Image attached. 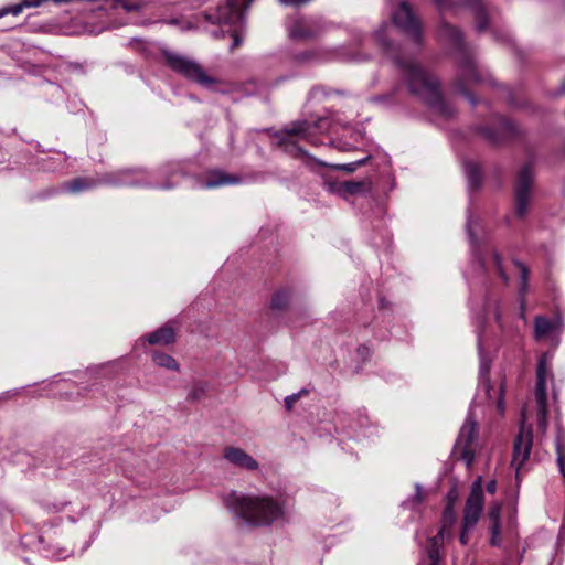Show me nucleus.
I'll return each mask as SVG.
<instances>
[{
	"label": "nucleus",
	"instance_id": "37",
	"mask_svg": "<svg viewBox=\"0 0 565 565\" xmlns=\"http://www.w3.org/2000/svg\"><path fill=\"white\" fill-rule=\"evenodd\" d=\"M282 4L285 6H294V7H297V6H300V4H303V3H307L309 0H279Z\"/></svg>",
	"mask_w": 565,
	"mask_h": 565
},
{
	"label": "nucleus",
	"instance_id": "28",
	"mask_svg": "<svg viewBox=\"0 0 565 565\" xmlns=\"http://www.w3.org/2000/svg\"><path fill=\"white\" fill-rule=\"evenodd\" d=\"M290 299V295L287 290L278 291L271 299V306L276 309L285 308Z\"/></svg>",
	"mask_w": 565,
	"mask_h": 565
},
{
	"label": "nucleus",
	"instance_id": "35",
	"mask_svg": "<svg viewBox=\"0 0 565 565\" xmlns=\"http://www.w3.org/2000/svg\"><path fill=\"white\" fill-rule=\"evenodd\" d=\"M546 413H547V408L544 407V408H537V424H539V428L544 430L546 428Z\"/></svg>",
	"mask_w": 565,
	"mask_h": 565
},
{
	"label": "nucleus",
	"instance_id": "32",
	"mask_svg": "<svg viewBox=\"0 0 565 565\" xmlns=\"http://www.w3.org/2000/svg\"><path fill=\"white\" fill-rule=\"evenodd\" d=\"M501 524H491L490 531H491V539L490 544L492 546H500L501 545Z\"/></svg>",
	"mask_w": 565,
	"mask_h": 565
},
{
	"label": "nucleus",
	"instance_id": "20",
	"mask_svg": "<svg viewBox=\"0 0 565 565\" xmlns=\"http://www.w3.org/2000/svg\"><path fill=\"white\" fill-rule=\"evenodd\" d=\"M536 387H535V399L537 408L546 407L547 395H546V367L543 359L540 360L536 371Z\"/></svg>",
	"mask_w": 565,
	"mask_h": 565
},
{
	"label": "nucleus",
	"instance_id": "25",
	"mask_svg": "<svg viewBox=\"0 0 565 565\" xmlns=\"http://www.w3.org/2000/svg\"><path fill=\"white\" fill-rule=\"evenodd\" d=\"M466 4L470 7L476 17V25L479 31H483L487 28L488 20L483 4L480 0H467Z\"/></svg>",
	"mask_w": 565,
	"mask_h": 565
},
{
	"label": "nucleus",
	"instance_id": "7",
	"mask_svg": "<svg viewBox=\"0 0 565 565\" xmlns=\"http://www.w3.org/2000/svg\"><path fill=\"white\" fill-rule=\"evenodd\" d=\"M163 57L172 71L204 88L213 89L217 83L216 78L209 75L195 60L189 56L164 51Z\"/></svg>",
	"mask_w": 565,
	"mask_h": 565
},
{
	"label": "nucleus",
	"instance_id": "33",
	"mask_svg": "<svg viewBox=\"0 0 565 565\" xmlns=\"http://www.w3.org/2000/svg\"><path fill=\"white\" fill-rule=\"evenodd\" d=\"M24 3L23 1L19 4H13V6H10V7H6V8H1L0 9V18L7 15V14H13V15H18L22 12V10L24 9Z\"/></svg>",
	"mask_w": 565,
	"mask_h": 565
},
{
	"label": "nucleus",
	"instance_id": "5",
	"mask_svg": "<svg viewBox=\"0 0 565 565\" xmlns=\"http://www.w3.org/2000/svg\"><path fill=\"white\" fill-rule=\"evenodd\" d=\"M254 0H225L220 4L214 13H204L206 21L220 25L218 30H213V36L228 34L232 39L231 50L238 47L242 43V29L244 25V12Z\"/></svg>",
	"mask_w": 565,
	"mask_h": 565
},
{
	"label": "nucleus",
	"instance_id": "30",
	"mask_svg": "<svg viewBox=\"0 0 565 565\" xmlns=\"http://www.w3.org/2000/svg\"><path fill=\"white\" fill-rule=\"evenodd\" d=\"M309 394V391L306 388L300 390L298 393H294L285 397V407L290 411L294 405L302 397Z\"/></svg>",
	"mask_w": 565,
	"mask_h": 565
},
{
	"label": "nucleus",
	"instance_id": "43",
	"mask_svg": "<svg viewBox=\"0 0 565 565\" xmlns=\"http://www.w3.org/2000/svg\"><path fill=\"white\" fill-rule=\"evenodd\" d=\"M447 512H449V513L451 514V513H452L451 508H448V509H447Z\"/></svg>",
	"mask_w": 565,
	"mask_h": 565
},
{
	"label": "nucleus",
	"instance_id": "19",
	"mask_svg": "<svg viewBox=\"0 0 565 565\" xmlns=\"http://www.w3.org/2000/svg\"><path fill=\"white\" fill-rule=\"evenodd\" d=\"M447 535L446 525H443L438 533L428 541V557L430 565H440L444 556V542ZM450 534L448 533V536Z\"/></svg>",
	"mask_w": 565,
	"mask_h": 565
},
{
	"label": "nucleus",
	"instance_id": "12",
	"mask_svg": "<svg viewBox=\"0 0 565 565\" xmlns=\"http://www.w3.org/2000/svg\"><path fill=\"white\" fill-rule=\"evenodd\" d=\"M288 35L295 41H307L318 36L323 25L319 18L294 17L286 24Z\"/></svg>",
	"mask_w": 565,
	"mask_h": 565
},
{
	"label": "nucleus",
	"instance_id": "8",
	"mask_svg": "<svg viewBox=\"0 0 565 565\" xmlns=\"http://www.w3.org/2000/svg\"><path fill=\"white\" fill-rule=\"evenodd\" d=\"M484 497L482 489V478L479 476L472 482L471 491L467 498L463 518L461 523V531L459 541L462 545H467L469 542V533L478 523L480 515L483 511Z\"/></svg>",
	"mask_w": 565,
	"mask_h": 565
},
{
	"label": "nucleus",
	"instance_id": "29",
	"mask_svg": "<svg viewBox=\"0 0 565 565\" xmlns=\"http://www.w3.org/2000/svg\"><path fill=\"white\" fill-rule=\"evenodd\" d=\"M502 504L500 502H493L488 510V518L491 524H501L500 515H501Z\"/></svg>",
	"mask_w": 565,
	"mask_h": 565
},
{
	"label": "nucleus",
	"instance_id": "38",
	"mask_svg": "<svg viewBox=\"0 0 565 565\" xmlns=\"http://www.w3.org/2000/svg\"><path fill=\"white\" fill-rule=\"evenodd\" d=\"M439 9H446L451 4L450 0H434Z\"/></svg>",
	"mask_w": 565,
	"mask_h": 565
},
{
	"label": "nucleus",
	"instance_id": "4",
	"mask_svg": "<svg viewBox=\"0 0 565 565\" xmlns=\"http://www.w3.org/2000/svg\"><path fill=\"white\" fill-rule=\"evenodd\" d=\"M438 36L443 41L452 43L458 49V76L455 87L459 94L466 96L475 105L476 99L469 93L468 86L493 83L490 74L479 68L475 58L467 52L462 34L458 29L448 23H443L439 28Z\"/></svg>",
	"mask_w": 565,
	"mask_h": 565
},
{
	"label": "nucleus",
	"instance_id": "21",
	"mask_svg": "<svg viewBox=\"0 0 565 565\" xmlns=\"http://www.w3.org/2000/svg\"><path fill=\"white\" fill-rule=\"evenodd\" d=\"M175 339V332L174 328L172 327V323L169 322L164 324L163 327L159 328L158 330L153 331L147 337V341L149 344H170L174 342Z\"/></svg>",
	"mask_w": 565,
	"mask_h": 565
},
{
	"label": "nucleus",
	"instance_id": "9",
	"mask_svg": "<svg viewBox=\"0 0 565 565\" xmlns=\"http://www.w3.org/2000/svg\"><path fill=\"white\" fill-rule=\"evenodd\" d=\"M478 449V429L477 422L469 412L463 425L460 428L458 438L454 447V454L462 460L467 468H470L475 461V455Z\"/></svg>",
	"mask_w": 565,
	"mask_h": 565
},
{
	"label": "nucleus",
	"instance_id": "10",
	"mask_svg": "<svg viewBox=\"0 0 565 565\" xmlns=\"http://www.w3.org/2000/svg\"><path fill=\"white\" fill-rule=\"evenodd\" d=\"M534 180L531 163L524 164L518 174L515 194V215L519 218L526 216L532 202V185Z\"/></svg>",
	"mask_w": 565,
	"mask_h": 565
},
{
	"label": "nucleus",
	"instance_id": "17",
	"mask_svg": "<svg viewBox=\"0 0 565 565\" xmlns=\"http://www.w3.org/2000/svg\"><path fill=\"white\" fill-rule=\"evenodd\" d=\"M489 372H490V361L487 360L482 354H480V366H479V387L484 392L489 402L495 403L497 408L500 413L503 412V387L502 385L499 388L498 395L495 397L491 396V386L489 381Z\"/></svg>",
	"mask_w": 565,
	"mask_h": 565
},
{
	"label": "nucleus",
	"instance_id": "15",
	"mask_svg": "<svg viewBox=\"0 0 565 565\" xmlns=\"http://www.w3.org/2000/svg\"><path fill=\"white\" fill-rule=\"evenodd\" d=\"M324 186L328 192L345 198L348 194L355 195L369 192L371 182L369 180L337 182L326 178Z\"/></svg>",
	"mask_w": 565,
	"mask_h": 565
},
{
	"label": "nucleus",
	"instance_id": "16",
	"mask_svg": "<svg viewBox=\"0 0 565 565\" xmlns=\"http://www.w3.org/2000/svg\"><path fill=\"white\" fill-rule=\"evenodd\" d=\"M223 457L231 465L236 468L244 469L247 471H256L259 468V463L249 454L239 447H226L223 450Z\"/></svg>",
	"mask_w": 565,
	"mask_h": 565
},
{
	"label": "nucleus",
	"instance_id": "34",
	"mask_svg": "<svg viewBox=\"0 0 565 565\" xmlns=\"http://www.w3.org/2000/svg\"><path fill=\"white\" fill-rule=\"evenodd\" d=\"M520 270H521L520 292L524 294L526 291V288H527L529 271H527V269L523 265H520Z\"/></svg>",
	"mask_w": 565,
	"mask_h": 565
},
{
	"label": "nucleus",
	"instance_id": "13",
	"mask_svg": "<svg viewBox=\"0 0 565 565\" xmlns=\"http://www.w3.org/2000/svg\"><path fill=\"white\" fill-rule=\"evenodd\" d=\"M392 19L397 28L408 34L414 41L419 42L422 38L420 22L415 17L407 1L402 0L397 9L392 13Z\"/></svg>",
	"mask_w": 565,
	"mask_h": 565
},
{
	"label": "nucleus",
	"instance_id": "1",
	"mask_svg": "<svg viewBox=\"0 0 565 565\" xmlns=\"http://www.w3.org/2000/svg\"><path fill=\"white\" fill-rule=\"evenodd\" d=\"M388 29L390 24L383 23L380 29L375 31L374 39L382 50L394 61L408 92L427 103L436 114L445 118L451 117L455 114V109L445 102L440 92L439 81L418 62L397 54V49L385 38Z\"/></svg>",
	"mask_w": 565,
	"mask_h": 565
},
{
	"label": "nucleus",
	"instance_id": "2",
	"mask_svg": "<svg viewBox=\"0 0 565 565\" xmlns=\"http://www.w3.org/2000/svg\"><path fill=\"white\" fill-rule=\"evenodd\" d=\"M224 503L235 519L255 527L269 526L282 520L286 514L285 500L268 494L231 492L224 497Z\"/></svg>",
	"mask_w": 565,
	"mask_h": 565
},
{
	"label": "nucleus",
	"instance_id": "40",
	"mask_svg": "<svg viewBox=\"0 0 565 565\" xmlns=\"http://www.w3.org/2000/svg\"><path fill=\"white\" fill-rule=\"evenodd\" d=\"M494 317H495L498 324L500 327H502V317H501V312L499 311V309H495Z\"/></svg>",
	"mask_w": 565,
	"mask_h": 565
},
{
	"label": "nucleus",
	"instance_id": "11",
	"mask_svg": "<svg viewBox=\"0 0 565 565\" xmlns=\"http://www.w3.org/2000/svg\"><path fill=\"white\" fill-rule=\"evenodd\" d=\"M471 227L472 223L471 217L469 216L467 221V232L470 237L471 245H475V237ZM472 255L473 258L478 262L479 267L484 273L490 274L493 271L501 278L503 284L507 285L509 282V277L503 269L501 258L497 252L490 249L488 246L484 247L483 250H478L475 248V246H472Z\"/></svg>",
	"mask_w": 565,
	"mask_h": 565
},
{
	"label": "nucleus",
	"instance_id": "22",
	"mask_svg": "<svg viewBox=\"0 0 565 565\" xmlns=\"http://www.w3.org/2000/svg\"><path fill=\"white\" fill-rule=\"evenodd\" d=\"M239 179L234 175H228L221 171H212L209 173L206 181L202 184L203 188L211 189L217 188L226 184H235L238 183Z\"/></svg>",
	"mask_w": 565,
	"mask_h": 565
},
{
	"label": "nucleus",
	"instance_id": "36",
	"mask_svg": "<svg viewBox=\"0 0 565 565\" xmlns=\"http://www.w3.org/2000/svg\"><path fill=\"white\" fill-rule=\"evenodd\" d=\"M297 61L305 63L312 61L315 58V53L312 51H306L299 55L296 56Z\"/></svg>",
	"mask_w": 565,
	"mask_h": 565
},
{
	"label": "nucleus",
	"instance_id": "14",
	"mask_svg": "<svg viewBox=\"0 0 565 565\" xmlns=\"http://www.w3.org/2000/svg\"><path fill=\"white\" fill-rule=\"evenodd\" d=\"M533 445V433L531 427H525L522 423L519 434L513 445L512 467L515 469L516 477L527 461Z\"/></svg>",
	"mask_w": 565,
	"mask_h": 565
},
{
	"label": "nucleus",
	"instance_id": "27",
	"mask_svg": "<svg viewBox=\"0 0 565 565\" xmlns=\"http://www.w3.org/2000/svg\"><path fill=\"white\" fill-rule=\"evenodd\" d=\"M207 383L205 382H198L195 383L191 391L189 392V395H188V399L189 401H199L200 398H202L206 391H207Z\"/></svg>",
	"mask_w": 565,
	"mask_h": 565
},
{
	"label": "nucleus",
	"instance_id": "39",
	"mask_svg": "<svg viewBox=\"0 0 565 565\" xmlns=\"http://www.w3.org/2000/svg\"><path fill=\"white\" fill-rule=\"evenodd\" d=\"M495 490H497V482L495 480H491L490 482H488L487 484V491L491 494L495 493Z\"/></svg>",
	"mask_w": 565,
	"mask_h": 565
},
{
	"label": "nucleus",
	"instance_id": "18",
	"mask_svg": "<svg viewBox=\"0 0 565 565\" xmlns=\"http://www.w3.org/2000/svg\"><path fill=\"white\" fill-rule=\"evenodd\" d=\"M563 330V320L559 317L547 319L537 316L534 319V335L536 339H542L550 333H561Z\"/></svg>",
	"mask_w": 565,
	"mask_h": 565
},
{
	"label": "nucleus",
	"instance_id": "42",
	"mask_svg": "<svg viewBox=\"0 0 565 565\" xmlns=\"http://www.w3.org/2000/svg\"><path fill=\"white\" fill-rule=\"evenodd\" d=\"M561 92L562 93H565V78H564V82L562 83L561 85Z\"/></svg>",
	"mask_w": 565,
	"mask_h": 565
},
{
	"label": "nucleus",
	"instance_id": "23",
	"mask_svg": "<svg viewBox=\"0 0 565 565\" xmlns=\"http://www.w3.org/2000/svg\"><path fill=\"white\" fill-rule=\"evenodd\" d=\"M500 131H493L490 128H484L483 134L493 142H500L503 138L514 132L513 124L504 118L500 119Z\"/></svg>",
	"mask_w": 565,
	"mask_h": 565
},
{
	"label": "nucleus",
	"instance_id": "26",
	"mask_svg": "<svg viewBox=\"0 0 565 565\" xmlns=\"http://www.w3.org/2000/svg\"><path fill=\"white\" fill-rule=\"evenodd\" d=\"M153 362L160 367H164L172 371H179V364L175 359L169 354L154 352Z\"/></svg>",
	"mask_w": 565,
	"mask_h": 565
},
{
	"label": "nucleus",
	"instance_id": "24",
	"mask_svg": "<svg viewBox=\"0 0 565 565\" xmlns=\"http://www.w3.org/2000/svg\"><path fill=\"white\" fill-rule=\"evenodd\" d=\"M465 173L468 179L470 190H476L481 184V170L478 163L473 161L465 162Z\"/></svg>",
	"mask_w": 565,
	"mask_h": 565
},
{
	"label": "nucleus",
	"instance_id": "41",
	"mask_svg": "<svg viewBox=\"0 0 565 565\" xmlns=\"http://www.w3.org/2000/svg\"><path fill=\"white\" fill-rule=\"evenodd\" d=\"M359 354H369V349L366 347L359 348Z\"/></svg>",
	"mask_w": 565,
	"mask_h": 565
},
{
	"label": "nucleus",
	"instance_id": "3",
	"mask_svg": "<svg viewBox=\"0 0 565 565\" xmlns=\"http://www.w3.org/2000/svg\"><path fill=\"white\" fill-rule=\"evenodd\" d=\"M330 130L331 120L328 117H320L316 120L303 119L291 122L286 129L280 131L277 137L279 139V145L285 149V151L291 153L292 156L302 154L307 157V164H309V162H316L319 166L329 167V164L326 162L313 158L302 148L298 147L297 142L299 140H305L313 146L321 145L323 141L321 140L320 136L329 132ZM367 159L369 157L350 163L331 164L330 168L352 173L358 167L363 166Z\"/></svg>",
	"mask_w": 565,
	"mask_h": 565
},
{
	"label": "nucleus",
	"instance_id": "31",
	"mask_svg": "<svg viewBox=\"0 0 565 565\" xmlns=\"http://www.w3.org/2000/svg\"><path fill=\"white\" fill-rule=\"evenodd\" d=\"M425 499V494H424V491H423V488L420 487V484L416 483L415 484V494L414 497L408 500V501H405L403 504L404 505H418L420 504Z\"/></svg>",
	"mask_w": 565,
	"mask_h": 565
},
{
	"label": "nucleus",
	"instance_id": "6",
	"mask_svg": "<svg viewBox=\"0 0 565 565\" xmlns=\"http://www.w3.org/2000/svg\"><path fill=\"white\" fill-rule=\"evenodd\" d=\"M97 185L149 186L158 189H170L172 186L170 183L154 182L146 175L143 170L136 169L107 173L99 178H76L66 184V189L72 193H78Z\"/></svg>",
	"mask_w": 565,
	"mask_h": 565
}]
</instances>
